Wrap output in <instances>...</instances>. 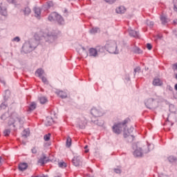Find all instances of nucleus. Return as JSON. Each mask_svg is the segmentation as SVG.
Returning a JSON list of instances; mask_svg holds the SVG:
<instances>
[{"mask_svg":"<svg viewBox=\"0 0 177 177\" xmlns=\"http://www.w3.org/2000/svg\"><path fill=\"white\" fill-rule=\"evenodd\" d=\"M124 12H127V9H125V7L124 6H120L116 8V13L122 14Z\"/></svg>","mask_w":177,"mask_h":177,"instance_id":"obj_18","label":"nucleus"},{"mask_svg":"<svg viewBox=\"0 0 177 177\" xmlns=\"http://www.w3.org/2000/svg\"><path fill=\"white\" fill-rule=\"evenodd\" d=\"M89 56L93 57H96L97 56V48H91L88 50Z\"/></svg>","mask_w":177,"mask_h":177,"instance_id":"obj_10","label":"nucleus"},{"mask_svg":"<svg viewBox=\"0 0 177 177\" xmlns=\"http://www.w3.org/2000/svg\"><path fill=\"white\" fill-rule=\"evenodd\" d=\"M91 113L93 117H102L103 115V111H102L100 108H92Z\"/></svg>","mask_w":177,"mask_h":177,"instance_id":"obj_5","label":"nucleus"},{"mask_svg":"<svg viewBox=\"0 0 177 177\" xmlns=\"http://www.w3.org/2000/svg\"><path fill=\"white\" fill-rule=\"evenodd\" d=\"M13 42H20V37H15V38L12 39Z\"/></svg>","mask_w":177,"mask_h":177,"instance_id":"obj_37","label":"nucleus"},{"mask_svg":"<svg viewBox=\"0 0 177 177\" xmlns=\"http://www.w3.org/2000/svg\"><path fill=\"white\" fill-rule=\"evenodd\" d=\"M113 171L115 172V174H121V169L115 168L113 169Z\"/></svg>","mask_w":177,"mask_h":177,"instance_id":"obj_41","label":"nucleus"},{"mask_svg":"<svg viewBox=\"0 0 177 177\" xmlns=\"http://www.w3.org/2000/svg\"><path fill=\"white\" fill-rule=\"evenodd\" d=\"M34 12H35V17L38 19H41V8L38 7H35L34 8Z\"/></svg>","mask_w":177,"mask_h":177,"instance_id":"obj_14","label":"nucleus"},{"mask_svg":"<svg viewBox=\"0 0 177 177\" xmlns=\"http://www.w3.org/2000/svg\"><path fill=\"white\" fill-rule=\"evenodd\" d=\"M27 168H28V165L26 162L20 163L19 165V171H26Z\"/></svg>","mask_w":177,"mask_h":177,"instance_id":"obj_16","label":"nucleus"},{"mask_svg":"<svg viewBox=\"0 0 177 177\" xmlns=\"http://www.w3.org/2000/svg\"><path fill=\"white\" fill-rule=\"evenodd\" d=\"M8 107V104L6 102H3L0 105V110H5Z\"/></svg>","mask_w":177,"mask_h":177,"instance_id":"obj_30","label":"nucleus"},{"mask_svg":"<svg viewBox=\"0 0 177 177\" xmlns=\"http://www.w3.org/2000/svg\"><path fill=\"white\" fill-rule=\"evenodd\" d=\"M131 129H133V127H131Z\"/></svg>","mask_w":177,"mask_h":177,"instance_id":"obj_61","label":"nucleus"},{"mask_svg":"<svg viewBox=\"0 0 177 177\" xmlns=\"http://www.w3.org/2000/svg\"><path fill=\"white\" fill-rule=\"evenodd\" d=\"M0 82H1V84H3V85H5V80H2L0 79Z\"/></svg>","mask_w":177,"mask_h":177,"instance_id":"obj_50","label":"nucleus"},{"mask_svg":"<svg viewBox=\"0 0 177 177\" xmlns=\"http://www.w3.org/2000/svg\"><path fill=\"white\" fill-rule=\"evenodd\" d=\"M133 156L135 157H142L143 156V151H142V148H138L133 152Z\"/></svg>","mask_w":177,"mask_h":177,"instance_id":"obj_12","label":"nucleus"},{"mask_svg":"<svg viewBox=\"0 0 177 177\" xmlns=\"http://www.w3.org/2000/svg\"><path fill=\"white\" fill-rule=\"evenodd\" d=\"M35 48H37V41L35 40H30L24 44L22 49L25 53H30V52H32Z\"/></svg>","mask_w":177,"mask_h":177,"instance_id":"obj_2","label":"nucleus"},{"mask_svg":"<svg viewBox=\"0 0 177 177\" xmlns=\"http://www.w3.org/2000/svg\"><path fill=\"white\" fill-rule=\"evenodd\" d=\"M31 151H32V154H37V147H35L32 148Z\"/></svg>","mask_w":177,"mask_h":177,"instance_id":"obj_39","label":"nucleus"},{"mask_svg":"<svg viewBox=\"0 0 177 177\" xmlns=\"http://www.w3.org/2000/svg\"><path fill=\"white\" fill-rule=\"evenodd\" d=\"M41 80H42V82H44V84H49V82H48V80L46 79V77L42 76L41 77H40Z\"/></svg>","mask_w":177,"mask_h":177,"instance_id":"obj_33","label":"nucleus"},{"mask_svg":"<svg viewBox=\"0 0 177 177\" xmlns=\"http://www.w3.org/2000/svg\"><path fill=\"white\" fill-rule=\"evenodd\" d=\"M167 89L168 91H170L171 92H172V91H174V88H173L172 86H171L170 85H168V86H167Z\"/></svg>","mask_w":177,"mask_h":177,"instance_id":"obj_46","label":"nucleus"},{"mask_svg":"<svg viewBox=\"0 0 177 177\" xmlns=\"http://www.w3.org/2000/svg\"><path fill=\"white\" fill-rule=\"evenodd\" d=\"M148 149H149V151H150V150H153V149H154V145H148Z\"/></svg>","mask_w":177,"mask_h":177,"instance_id":"obj_43","label":"nucleus"},{"mask_svg":"<svg viewBox=\"0 0 177 177\" xmlns=\"http://www.w3.org/2000/svg\"><path fill=\"white\" fill-rule=\"evenodd\" d=\"M84 149H88V145H86V146L84 147Z\"/></svg>","mask_w":177,"mask_h":177,"instance_id":"obj_56","label":"nucleus"},{"mask_svg":"<svg viewBox=\"0 0 177 177\" xmlns=\"http://www.w3.org/2000/svg\"><path fill=\"white\" fill-rule=\"evenodd\" d=\"M144 153H147V151H144Z\"/></svg>","mask_w":177,"mask_h":177,"instance_id":"obj_62","label":"nucleus"},{"mask_svg":"<svg viewBox=\"0 0 177 177\" xmlns=\"http://www.w3.org/2000/svg\"><path fill=\"white\" fill-rule=\"evenodd\" d=\"M47 5H48V8H52V6H53V2H52V1H48V2L47 3Z\"/></svg>","mask_w":177,"mask_h":177,"instance_id":"obj_45","label":"nucleus"},{"mask_svg":"<svg viewBox=\"0 0 177 177\" xmlns=\"http://www.w3.org/2000/svg\"><path fill=\"white\" fill-rule=\"evenodd\" d=\"M168 160L169 161V162H176L177 158L175 156H169L168 158Z\"/></svg>","mask_w":177,"mask_h":177,"instance_id":"obj_28","label":"nucleus"},{"mask_svg":"<svg viewBox=\"0 0 177 177\" xmlns=\"http://www.w3.org/2000/svg\"><path fill=\"white\" fill-rule=\"evenodd\" d=\"M147 24L151 28V27H153V26H154V22L148 21L147 22Z\"/></svg>","mask_w":177,"mask_h":177,"instance_id":"obj_36","label":"nucleus"},{"mask_svg":"<svg viewBox=\"0 0 177 177\" xmlns=\"http://www.w3.org/2000/svg\"><path fill=\"white\" fill-rule=\"evenodd\" d=\"M145 106L147 109H150L151 110L153 109H156L157 106L156 105V102L153 98H149L145 102Z\"/></svg>","mask_w":177,"mask_h":177,"instance_id":"obj_6","label":"nucleus"},{"mask_svg":"<svg viewBox=\"0 0 177 177\" xmlns=\"http://www.w3.org/2000/svg\"><path fill=\"white\" fill-rule=\"evenodd\" d=\"M3 133L5 136H9L10 135V129L4 130Z\"/></svg>","mask_w":177,"mask_h":177,"instance_id":"obj_34","label":"nucleus"},{"mask_svg":"<svg viewBox=\"0 0 177 177\" xmlns=\"http://www.w3.org/2000/svg\"><path fill=\"white\" fill-rule=\"evenodd\" d=\"M30 135V130L28 129H25L22 132V138H28V136Z\"/></svg>","mask_w":177,"mask_h":177,"instance_id":"obj_24","label":"nucleus"},{"mask_svg":"<svg viewBox=\"0 0 177 177\" xmlns=\"http://www.w3.org/2000/svg\"><path fill=\"white\" fill-rule=\"evenodd\" d=\"M2 165V157L0 156V167Z\"/></svg>","mask_w":177,"mask_h":177,"instance_id":"obj_51","label":"nucleus"},{"mask_svg":"<svg viewBox=\"0 0 177 177\" xmlns=\"http://www.w3.org/2000/svg\"><path fill=\"white\" fill-rule=\"evenodd\" d=\"M89 151L88 150H86L85 151V153H88Z\"/></svg>","mask_w":177,"mask_h":177,"instance_id":"obj_57","label":"nucleus"},{"mask_svg":"<svg viewBox=\"0 0 177 177\" xmlns=\"http://www.w3.org/2000/svg\"><path fill=\"white\" fill-rule=\"evenodd\" d=\"M59 168H66L67 167V163L64 162H60L58 163Z\"/></svg>","mask_w":177,"mask_h":177,"instance_id":"obj_29","label":"nucleus"},{"mask_svg":"<svg viewBox=\"0 0 177 177\" xmlns=\"http://www.w3.org/2000/svg\"><path fill=\"white\" fill-rule=\"evenodd\" d=\"M147 48L149 50H151L153 48V46H151L149 43L147 44Z\"/></svg>","mask_w":177,"mask_h":177,"instance_id":"obj_42","label":"nucleus"},{"mask_svg":"<svg viewBox=\"0 0 177 177\" xmlns=\"http://www.w3.org/2000/svg\"><path fill=\"white\" fill-rule=\"evenodd\" d=\"M174 89H175L176 91H177V84H175V86H174Z\"/></svg>","mask_w":177,"mask_h":177,"instance_id":"obj_52","label":"nucleus"},{"mask_svg":"<svg viewBox=\"0 0 177 177\" xmlns=\"http://www.w3.org/2000/svg\"><path fill=\"white\" fill-rule=\"evenodd\" d=\"M44 139L46 142H48L49 141V140L50 139V133H48V134H46L44 136Z\"/></svg>","mask_w":177,"mask_h":177,"instance_id":"obj_32","label":"nucleus"},{"mask_svg":"<svg viewBox=\"0 0 177 177\" xmlns=\"http://www.w3.org/2000/svg\"><path fill=\"white\" fill-rule=\"evenodd\" d=\"M174 10H175L176 12H177V7H176V6H174Z\"/></svg>","mask_w":177,"mask_h":177,"instance_id":"obj_53","label":"nucleus"},{"mask_svg":"<svg viewBox=\"0 0 177 177\" xmlns=\"http://www.w3.org/2000/svg\"><path fill=\"white\" fill-rule=\"evenodd\" d=\"M129 121V118H127L122 122L115 123L112 127L113 133H115L116 135L121 134L122 132V128H124V127L128 124Z\"/></svg>","mask_w":177,"mask_h":177,"instance_id":"obj_1","label":"nucleus"},{"mask_svg":"<svg viewBox=\"0 0 177 177\" xmlns=\"http://www.w3.org/2000/svg\"><path fill=\"white\" fill-rule=\"evenodd\" d=\"M71 146V138L68 137L66 140V147H70Z\"/></svg>","mask_w":177,"mask_h":177,"instance_id":"obj_31","label":"nucleus"},{"mask_svg":"<svg viewBox=\"0 0 177 177\" xmlns=\"http://www.w3.org/2000/svg\"><path fill=\"white\" fill-rule=\"evenodd\" d=\"M129 34L130 37H133V38H139V32L135 31L131 28H129Z\"/></svg>","mask_w":177,"mask_h":177,"instance_id":"obj_9","label":"nucleus"},{"mask_svg":"<svg viewBox=\"0 0 177 177\" xmlns=\"http://www.w3.org/2000/svg\"><path fill=\"white\" fill-rule=\"evenodd\" d=\"M142 50L139 48H136V50H135L136 53L140 54V53H142Z\"/></svg>","mask_w":177,"mask_h":177,"instance_id":"obj_40","label":"nucleus"},{"mask_svg":"<svg viewBox=\"0 0 177 177\" xmlns=\"http://www.w3.org/2000/svg\"><path fill=\"white\" fill-rule=\"evenodd\" d=\"M35 109H37V103H35V102H31L29 106V110H30V111H32L35 110Z\"/></svg>","mask_w":177,"mask_h":177,"instance_id":"obj_26","label":"nucleus"},{"mask_svg":"<svg viewBox=\"0 0 177 177\" xmlns=\"http://www.w3.org/2000/svg\"><path fill=\"white\" fill-rule=\"evenodd\" d=\"M162 80L158 77L154 78L152 82V85H153V86H162Z\"/></svg>","mask_w":177,"mask_h":177,"instance_id":"obj_8","label":"nucleus"},{"mask_svg":"<svg viewBox=\"0 0 177 177\" xmlns=\"http://www.w3.org/2000/svg\"><path fill=\"white\" fill-rule=\"evenodd\" d=\"M8 117V115H6V113H4L1 116V120H6V118Z\"/></svg>","mask_w":177,"mask_h":177,"instance_id":"obj_47","label":"nucleus"},{"mask_svg":"<svg viewBox=\"0 0 177 177\" xmlns=\"http://www.w3.org/2000/svg\"><path fill=\"white\" fill-rule=\"evenodd\" d=\"M160 20L163 26H165V24L168 23V19H167L166 17L164 15L160 16Z\"/></svg>","mask_w":177,"mask_h":177,"instance_id":"obj_25","label":"nucleus"},{"mask_svg":"<svg viewBox=\"0 0 177 177\" xmlns=\"http://www.w3.org/2000/svg\"><path fill=\"white\" fill-rule=\"evenodd\" d=\"M107 3H114L115 0H104Z\"/></svg>","mask_w":177,"mask_h":177,"instance_id":"obj_44","label":"nucleus"},{"mask_svg":"<svg viewBox=\"0 0 177 177\" xmlns=\"http://www.w3.org/2000/svg\"><path fill=\"white\" fill-rule=\"evenodd\" d=\"M9 3H16V0H7Z\"/></svg>","mask_w":177,"mask_h":177,"instance_id":"obj_48","label":"nucleus"},{"mask_svg":"<svg viewBox=\"0 0 177 177\" xmlns=\"http://www.w3.org/2000/svg\"><path fill=\"white\" fill-rule=\"evenodd\" d=\"M176 80H177V73H176Z\"/></svg>","mask_w":177,"mask_h":177,"instance_id":"obj_58","label":"nucleus"},{"mask_svg":"<svg viewBox=\"0 0 177 177\" xmlns=\"http://www.w3.org/2000/svg\"><path fill=\"white\" fill-rule=\"evenodd\" d=\"M47 120H48V123L46 124V125H48V127H50V125H52V122H53V120L50 118H47Z\"/></svg>","mask_w":177,"mask_h":177,"instance_id":"obj_35","label":"nucleus"},{"mask_svg":"<svg viewBox=\"0 0 177 177\" xmlns=\"http://www.w3.org/2000/svg\"><path fill=\"white\" fill-rule=\"evenodd\" d=\"M0 15H1V16H4V17H6V16H8V11H6V7L2 6V3L0 5Z\"/></svg>","mask_w":177,"mask_h":177,"instance_id":"obj_11","label":"nucleus"},{"mask_svg":"<svg viewBox=\"0 0 177 177\" xmlns=\"http://www.w3.org/2000/svg\"><path fill=\"white\" fill-rule=\"evenodd\" d=\"M10 93V92H9L8 90L6 91V93Z\"/></svg>","mask_w":177,"mask_h":177,"instance_id":"obj_55","label":"nucleus"},{"mask_svg":"<svg viewBox=\"0 0 177 177\" xmlns=\"http://www.w3.org/2000/svg\"><path fill=\"white\" fill-rule=\"evenodd\" d=\"M134 73L135 74H136V73H140V68L137 66L136 68H134Z\"/></svg>","mask_w":177,"mask_h":177,"instance_id":"obj_38","label":"nucleus"},{"mask_svg":"<svg viewBox=\"0 0 177 177\" xmlns=\"http://www.w3.org/2000/svg\"><path fill=\"white\" fill-rule=\"evenodd\" d=\"M105 48L109 53L118 54V50H117V44L114 41H109L105 45Z\"/></svg>","mask_w":177,"mask_h":177,"instance_id":"obj_3","label":"nucleus"},{"mask_svg":"<svg viewBox=\"0 0 177 177\" xmlns=\"http://www.w3.org/2000/svg\"><path fill=\"white\" fill-rule=\"evenodd\" d=\"M44 70L42 68H39L36 71L35 74L39 77V78H41L43 77L42 75H44Z\"/></svg>","mask_w":177,"mask_h":177,"instance_id":"obj_20","label":"nucleus"},{"mask_svg":"<svg viewBox=\"0 0 177 177\" xmlns=\"http://www.w3.org/2000/svg\"><path fill=\"white\" fill-rule=\"evenodd\" d=\"M57 95L62 97V99H66L67 97V94L64 91H57Z\"/></svg>","mask_w":177,"mask_h":177,"instance_id":"obj_21","label":"nucleus"},{"mask_svg":"<svg viewBox=\"0 0 177 177\" xmlns=\"http://www.w3.org/2000/svg\"><path fill=\"white\" fill-rule=\"evenodd\" d=\"M46 162H48V160H46V156L43 154L42 157L39 159L38 164H39V165H44V164H46Z\"/></svg>","mask_w":177,"mask_h":177,"instance_id":"obj_13","label":"nucleus"},{"mask_svg":"<svg viewBox=\"0 0 177 177\" xmlns=\"http://www.w3.org/2000/svg\"><path fill=\"white\" fill-rule=\"evenodd\" d=\"M78 127L80 128V129H84L85 127L86 126V120H79L78 121Z\"/></svg>","mask_w":177,"mask_h":177,"instance_id":"obj_15","label":"nucleus"},{"mask_svg":"<svg viewBox=\"0 0 177 177\" xmlns=\"http://www.w3.org/2000/svg\"><path fill=\"white\" fill-rule=\"evenodd\" d=\"M17 121H19V118H17L16 120H15V119H13V118H10V120L8 121V125L9 127H10L11 125H13L14 128L16 127V122Z\"/></svg>","mask_w":177,"mask_h":177,"instance_id":"obj_17","label":"nucleus"},{"mask_svg":"<svg viewBox=\"0 0 177 177\" xmlns=\"http://www.w3.org/2000/svg\"><path fill=\"white\" fill-rule=\"evenodd\" d=\"M48 19L49 21H57L59 24H64V19L60 15L57 14V12H53L49 16Z\"/></svg>","mask_w":177,"mask_h":177,"instance_id":"obj_4","label":"nucleus"},{"mask_svg":"<svg viewBox=\"0 0 177 177\" xmlns=\"http://www.w3.org/2000/svg\"><path fill=\"white\" fill-rule=\"evenodd\" d=\"M22 12L25 16H28L30 13H31V9L30 8L26 7L24 10H22Z\"/></svg>","mask_w":177,"mask_h":177,"instance_id":"obj_22","label":"nucleus"},{"mask_svg":"<svg viewBox=\"0 0 177 177\" xmlns=\"http://www.w3.org/2000/svg\"><path fill=\"white\" fill-rule=\"evenodd\" d=\"M99 28H97V27H95V28H93L92 29H91L90 30H89V32H90V34H96V33H97V32L99 31Z\"/></svg>","mask_w":177,"mask_h":177,"instance_id":"obj_27","label":"nucleus"},{"mask_svg":"<svg viewBox=\"0 0 177 177\" xmlns=\"http://www.w3.org/2000/svg\"><path fill=\"white\" fill-rule=\"evenodd\" d=\"M55 177H60V176H55Z\"/></svg>","mask_w":177,"mask_h":177,"instance_id":"obj_63","label":"nucleus"},{"mask_svg":"<svg viewBox=\"0 0 177 177\" xmlns=\"http://www.w3.org/2000/svg\"><path fill=\"white\" fill-rule=\"evenodd\" d=\"M72 162L75 167H80V165H82V159L81 158V156H74Z\"/></svg>","mask_w":177,"mask_h":177,"instance_id":"obj_7","label":"nucleus"},{"mask_svg":"<svg viewBox=\"0 0 177 177\" xmlns=\"http://www.w3.org/2000/svg\"><path fill=\"white\" fill-rule=\"evenodd\" d=\"M97 49V53L99 55V53H104V50H106V46L104 47L103 46H97L96 47Z\"/></svg>","mask_w":177,"mask_h":177,"instance_id":"obj_19","label":"nucleus"},{"mask_svg":"<svg viewBox=\"0 0 177 177\" xmlns=\"http://www.w3.org/2000/svg\"><path fill=\"white\" fill-rule=\"evenodd\" d=\"M44 37H46V35H44Z\"/></svg>","mask_w":177,"mask_h":177,"instance_id":"obj_60","label":"nucleus"},{"mask_svg":"<svg viewBox=\"0 0 177 177\" xmlns=\"http://www.w3.org/2000/svg\"><path fill=\"white\" fill-rule=\"evenodd\" d=\"M47 37H48L50 39H52L53 38V36L49 35H47Z\"/></svg>","mask_w":177,"mask_h":177,"instance_id":"obj_49","label":"nucleus"},{"mask_svg":"<svg viewBox=\"0 0 177 177\" xmlns=\"http://www.w3.org/2000/svg\"><path fill=\"white\" fill-rule=\"evenodd\" d=\"M174 24H177L176 20L174 21Z\"/></svg>","mask_w":177,"mask_h":177,"instance_id":"obj_54","label":"nucleus"},{"mask_svg":"<svg viewBox=\"0 0 177 177\" xmlns=\"http://www.w3.org/2000/svg\"><path fill=\"white\" fill-rule=\"evenodd\" d=\"M39 100L41 104H45V103H46L48 102V98H46V97L41 96V97H39Z\"/></svg>","mask_w":177,"mask_h":177,"instance_id":"obj_23","label":"nucleus"},{"mask_svg":"<svg viewBox=\"0 0 177 177\" xmlns=\"http://www.w3.org/2000/svg\"><path fill=\"white\" fill-rule=\"evenodd\" d=\"M4 99H6V95L4 96Z\"/></svg>","mask_w":177,"mask_h":177,"instance_id":"obj_59","label":"nucleus"}]
</instances>
